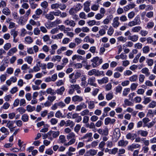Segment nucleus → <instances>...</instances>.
Listing matches in <instances>:
<instances>
[{
	"mask_svg": "<svg viewBox=\"0 0 156 156\" xmlns=\"http://www.w3.org/2000/svg\"><path fill=\"white\" fill-rule=\"evenodd\" d=\"M103 61L102 58H99V57L96 56L91 60V62H92L91 65L94 68L97 67L101 64Z\"/></svg>",
	"mask_w": 156,
	"mask_h": 156,
	"instance_id": "obj_1",
	"label": "nucleus"
},
{
	"mask_svg": "<svg viewBox=\"0 0 156 156\" xmlns=\"http://www.w3.org/2000/svg\"><path fill=\"white\" fill-rule=\"evenodd\" d=\"M43 11L40 9H37L35 11V14L32 16L33 18L35 20H37L40 17Z\"/></svg>",
	"mask_w": 156,
	"mask_h": 156,
	"instance_id": "obj_2",
	"label": "nucleus"
},
{
	"mask_svg": "<svg viewBox=\"0 0 156 156\" xmlns=\"http://www.w3.org/2000/svg\"><path fill=\"white\" fill-rule=\"evenodd\" d=\"M64 24L70 27H74L75 26L76 23L74 20H70L69 19L66 20L64 22Z\"/></svg>",
	"mask_w": 156,
	"mask_h": 156,
	"instance_id": "obj_3",
	"label": "nucleus"
},
{
	"mask_svg": "<svg viewBox=\"0 0 156 156\" xmlns=\"http://www.w3.org/2000/svg\"><path fill=\"white\" fill-rule=\"evenodd\" d=\"M97 131L99 134L103 136H107L108 134V129L107 127L104 129H99Z\"/></svg>",
	"mask_w": 156,
	"mask_h": 156,
	"instance_id": "obj_4",
	"label": "nucleus"
},
{
	"mask_svg": "<svg viewBox=\"0 0 156 156\" xmlns=\"http://www.w3.org/2000/svg\"><path fill=\"white\" fill-rule=\"evenodd\" d=\"M92 133H87L81 137V139H87V142L92 141L93 139V137H92Z\"/></svg>",
	"mask_w": 156,
	"mask_h": 156,
	"instance_id": "obj_5",
	"label": "nucleus"
},
{
	"mask_svg": "<svg viewBox=\"0 0 156 156\" xmlns=\"http://www.w3.org/2000/svg\"><path fill=\"white\" fill-rule=\"evenodd\" d=\"M96 78L94 76H92L89 78L88 80V84L91 86L96 87L97 84L95 83Z\"/></svg>",
	"mask_w": 156,
	"mask_h": 156,
	"instance_id": "obj_6",
	"label": "nucleus"
},
{
	"mask_svg": "<svg viewBox=\"0 0 156 156\" xmlns=\"http://www.w3.org/2000/svg\"><path fill=\"white\" fill-rule=\"evenodd\" d=\"M140 147V144H133L130 145H129L127 147V149L129 151H133L134 149L137 148H139Z\"/></svg>",
	"mask_w": 156,
	"mask_h": 156,
	"instance_id": "obj_7",
	"label": "nucleus"
},
{
	"mask_svg": "<svg viewBox=\"0 0 156 156\" xmlns=\"http://www.w3.org/2000/svg\"><path fill=\"white\" fill-rule=\"evenodd\" d=\"M121 134L119 128H115L113 133V136L115 138V140H117L120 136Z\"/></svg>",
	"mask_w": 156,
	"mask_h": 156,
	"instance_id": "obj_8",
	"label": "nucleus"
},
{
	"mask_svg": "<svg viewBox=\"0 0 156 156\" xmlns=\"http://www.w3.org/2000/svg\"><path fill=\"white\" fill-rule=\"evenodd\" d=\"M97 152V150L91 149L87 151L84 155L85 156H93L96 154Z\"/></svg>",
	"mask_w": 156,
	"mask_h": 156,
	"instance_id": "obj_9",
	"label": "nucleus"
},
{
	"mask_svg": "<svg viewBox=\"0 0 156 156\" xmlns=\"http://www.w3.org/2000/svg\"><path fill=\"white\" fill-rule=\"evenodd\" d=\"M119 18L118 17H116L113 19L112 25L114 27L117 28L119 26L120 24L119 21Z\"/></svg>",
	"mask_w": 156,
	"mask_h": 156,
	"instance_id": "obj_10",
	"label": "nucleus"
},
{
	"mask_svg": "<svg viewBox=\"0 0 156 156\" xmlns=\"http://www.w3.org/2000/svg\"><path fill=\"white\" fill-rule=\"evenodd\" d=\"M83 100V99L82 97L77 95H75L72 98V101L74 102H80L82 101Z\"/></svg>",
	"mask_w": 156,
	"mask_h": 156,
	"instance_id": "obj_11",
	"label": "nucleus"
},
{
	"mask_svg": "<svg viewBox=\"0 0 156 156\" xmlns=\"http://www.w3.org/2000/svg\"><path fill=\"white\" fill-rule=\"evenodd\" d=\"M116 120L115 119H111L109 117L106 118L105 120V125H108L109 123L114 124Z\"/></svg>",
	"mask_w": 156,
	"mask_h": 156,
	"instance_id": "obj_12",
	"label": "nucleus"
},
{
	"mask_svg": "<svg viewBox=\"0 0 156 156\" xmlns=\"http://www.w3.org/2000/svg\"><path fill=\"white\" fill-rule=\"evenodd\" d=\"M137 134L142 137H146L147 136L148 132L147 131L140 130L137 131Z\"/></svg>",
	"mask_w": 156,
	"mask_h": 156,
	"instance_id": "obj_13",
	"label": "nucleus"
},
{
	"mask_svg": "<svg viewBox=\"0 0 156 156\" xmlns=\"http://www.w3.org/2000/svg\"><path fill=\"white\" fill-rule=\"evenodd\" d=\"M42 39L45 42L48 41V42L47 43V44H51L52 42V40H50V37L48 35H45L43 36Z\"/></svg>",
	"mask_w": 156,
	"mask_h": 156,
	"instance_id": "obj_14",
	"label": "nucleus"
},
{
	"mask_svg": "<svg viewBox=\"0 0 156 156\" xmlns=\"http://www.w3.org/2000/svg\"><path fill=\"white\" fill-rule=\"evenodd\" d=\"M113 16L112 15H109L102 22V23L105 24H107L109 23L110 22L113 18Z\"/></svg>",
	"mask_w": 156,
	"mask_h": 156,
	"instance_id": "obj_15",
	"label": "nucleus"
},
{
	"mask_svg": "<svg viewBox=\"0 0 156 156\" xmlns=\"http://www.w3.org/2000/svg\"><path fill=\"white\" fill-rule=\"evenodd\" d=\"M17 51V49L16 47L11 48L7 53L8 55L11 56Z\"/></svg>",
	"mask_w": 156,
	"mask_h": 156,
	"instance_id": "obj_16",
	"label": "nucleus"
},
{
	"mask_svg": "<svg viewBox=\"0 0 156 156\" xmlns=\"http://www.w3.org/2000/svg\"><path fill=\"white\" fill-rule=\"evenodd\" d=\"M139 37L137 35H133L132 36H129V40L133 42H136L138 40Z\"/></svg>",
	"mask_w": 156,
	"mask_h": 156,
	"instance_id": "obj_17",
	"label": "nucleus"
},
{
	"mask_svg": "<svg viewBox=\"0 0 156 156\" xmlns=\"http://www.w3.org/2000/svg\"><path fill=\"white\" fill-rule=\"evenodd\" d=\"M87 105L84 103H82L79 105H77L76 107V111H80L83 108H87Z\"/></svg>",
	"mask_w": 156,
	"mask_h": 156,
	"instance_id": "obj_18",
	"label": "nucleus"
},
{
	"mask_svg": "<svg viewBox=\"0 0 156 156\" xmlns=\"http://www.w3.org/2000/svg\"><path fill=\"white\" fill-rule=\"evenodd\" d=\"M98 83L100 84H102L106 83L108 82V78L106 77L103 78L101 80H98Z\"/></svg>",
	"mask_w": 156,
	"mask_h": 156,
	"instance_id": "obj_19",
	"label": "nucleus"
},
{
	"mask_svg": "<svg viewBox=\"0 0 156 156\" xmlns=\"http://www.w3.org/2000/svg\"><path fill=\"white\" fill-rule=\"evenodd\" d=\"M128 141L127 140L124 141L123 140H121L119 141L118 145L120 146H126L128 144Z\"/></svg>",
	"mask_w": 156,
	"mask_h": 156,
	"instance_id": "obj_20",
	"label": "nucleus"
},
{
	"mask_svg": "<svg viewBox=\"0 0 156 156\" xmlns=\"http://www.w3.org/2000/svg\"><path fill=\"white\" fill-rule=\"evenodd\" d=\"M45 17L47 19L50 20H53L55 18L52 12H50L49 13L46 14L45 16Z\"/></svg>",
	"mask_w": 156,
	"mask_h": 156,
	"instance_id": "obj_21",
	"label": "nucleus"
},
{
	"mask_svg": "<svg viewBox=\"0 0 156 156\" xmlns=\"http://www.w3.org/2000/svg\"><path fill=\"white\" fill-rule=\"evenodd\" d=\"M141 71L142 73L144 74L146 76H147L150 75V73L149 72V70L146 67L143 68Z\"/></svg>",
	"mask_w": 156,
	"mask_h": 156,
	"instance_id": "obj_22",
	"label": "nucleus"
},
{
	"mask_svg": "<svg viewBox=\"0 0 156 156\" xmlns=\"http://www.w3.org/2000/svg\"><path fill=\"white\" fill-rule=\"evenodd\" d=\"M90 4L89 2H87L84 4V10L87 12H89L90 10V9L89 7Z\"/></svg>",
	"mask_w": 156,
	"mask_h": 156,
	"instance_id": "obj_23",
	"label": "nucleus"
},
{
	"mask_svg": "<svg viewBox=\"0 0 156 156\" xmlns=\"http://www.w3.org/2000/svg\"><path fill=\"white\" fill-rule=\"evenodd\" d=\"M86 102L88 103V108L89 109H93L95 107V104L94 102L93 101H86Z\"/></svg>",
	"mask_w": 156,
	"mask_h": 156,
	"instance_id": "obj_24",
	"label": "nucleus"
},
{
	"mask_svg": "<svg viewBox=\"0 0 156 156\" xmlns=\"http://www.w3.org/2000/svg\"><path fill=\"white\" fill-rule=\"evenodd\" d=\"M84 41L86 42H89L91 44L94 43V40L92 38H90L89 36H86L85 37L84 39Z\"/></svg>",
	"mask_w": 156,
	"mask_h": 156,
	"instance_id": "obj_25",
	"label": "nucleus"
},
{
	"mask_svg": "<svg viewBox=\"0 0 156 156\" xmlns=\"http://www.w3.org/2000/svg\"><path fill=\"white\" fill-rule=\"evenodd\" d=\"M65 90V87H62L59 89H57L56 90V93L58 94L62 95L63 94Z\"/></svg>",
	"mask_w": 156,
	"mask_h": 156,
	"instance_id": "obj_26",
	"label": "nucleus"
},
{
	"mask_svg": "<svg viewBox=\"0 0 156 156\" xmlns=\"http://www.w3.org/2000/svg\"><path fill=\"white\" fill-rule=\"evenodd\" d=\"M122 89V87L120 85H119L117 86L115 88V94H117L118 93H121Z\"/></svg>",
	"mask_w": 156,
	"mask_h": 156,
	"instance_id": "obj_27",
	"label": "nucleus"
},
{
	"mask_svg": "<svg viewBox=\"0 0 156 156\" xmlns=\"http://www.w3.org/2000/svg\"><path fill=\"white\" fill-rule=\"evenodd\" d=\"M142 27L140 26H136L134 27L132 29V31L134 33H138L140 32Z\"/></svg>",
	"mask_w": 156,
	"mask_h": 156,
	"instance_id": "obj_28",
	"label": "nucleus"
},
{
	"mask_svg": "<svg viewBox=\"0 0 156 156\" xmlns=\"http://www.w3.org/2000/svg\"><path fill=\"white\" fill-rule=\"evenodd\" d=\"M66 126H69L71 128L73 127L75 125V123L69 120H68L66 121Z\"/></svg>",
	"mask_w": 156,
	"mask_h": 156,
	"instance_id": "obj_29",
	"label": "nucleus"
},
{
	"mask_svg": "<svg viewBox=\"0 0 156 156\" xmlns=\"http://www.w3.org/2000/svg\"><path fill=\"white\" fill-rule=\"evenodd\" d=\"M10 34H11L13 36L14 40H15V39L18 35V31H16L14 29H12L11 30Z\"/></svg>",
	"mask_w": 156,
	"mask_h": 156,
	"instance_id": "obj_30",
	"label": "nucleus"
},
{
	"mask_svg": "<svg viewBox=\"0 0 156 156\" xmlns=\"http://www.w3.org/2000/svg\"><path fill=\"white\" fill-rule=\"evenodd\" d=\"M2 12L7 16L9 15L11 13L10 10L7 7L3 9Z\"/></svg>",
	"mask_w": 156,
	"mask_h": 156,
	"instance_id": "obj_31",
	"label": "nucleus"
},
{
	"mask_svg": "<svg viewBox=\"0 0 156 156\" xmlns=\"http://www.w3.org/2000/svg\"><path fill=\"white\" fill-rule=\"evenodd\" d=\"M129 80L131 82H136L138 80V76L134 75L130 77Z\"/></svg>",
	"mask_w": 156,
	"mask_h": 156,
	"instance_id": "obj_32",
	"label": "nucleus"
},
{
	"mask_svg": "<svg viewBox=\"0 0 156 156\" xmlns=\"http://www.w3.org/2000/svg\"><path fill=\"white\" fill-rule=\"evenodd\" d=\"M101 75L104 76L105 75L104 72L103 71H100L99 70H96L95 69V76H99Z\"/></svg>",
	"mask_w": 156,
	"mask_h": 156,
	"instance_id": "obj_33",
	"label": "nucleus"
},
{
	"mask_svg": "<svg viewBox=\"0 0 156 156\" xmlns=\"http://www.w3.org/2000/svg\"><path fill=\"white\" fill-rule=\"evenodd\" d=\"M75 141L76 139L75 138H72L68 143H65L64 145L66 146H68L69 145L73 144L75 142Z\"/></svg>",
	"mask_w": 156,
	"mask_h": 156,
	"instance_id": "obj_34",
	"label": "nucleus"
},
{
	"mask_svg": "<svg viewBox=\"0 0 156 156\" xmlns=\"http://www.w3.org/2000/svg\"><path fill=\"white\" fill-rule=\"evenodd\" d=\"M46 92L48 94H50L51 95H53L56 94V93L54 92V90L51 88L47 89L46 90Z\"/></svg>",
	"mask_w": 156,
	"mask_h": 156,
	"instance_id": "obj_35",
	"label": "nucleus"
},
{
	"mask_svg": "<svg viewBox=\"0 0 156 156\" xmlns=\"http://www.w3.org/2000/svg\"><path fill=\"white\" fill-rule=\"evenodd\" d=\"M62 58V57L59 55L54 56L52 58V61L54 62L58 61L60 62Z\"/></svg>",
	"mask_w": 156,
	"mask_h": 156,
	"instance_id": "obj_36",
	"label": "nucleus"
},
{
	"mask_svg": "<svg viewBox=\"0 0 156 156\" xmlns=\"http://www.w3.org/2000/svg\"><path fill=\"white\" fill-rule=\"evenodd\" d=\"M55 116L58 118H63L64 117L62 113L60 111H58L56 112Z\"/></svg>",
	"mask_w": 156,
	"mask_h": 156,
	"instance_id": "obj_37",
	"label": "nucleus"
},
{
	"mask_svg": "<svg viewBox=\"0 0 156 156\" xmlns=\"http://www.w3.org/2000/svg\"><path fill=\"white\" fill-rule=\"evenodd\" d=\"M15 122V121H8L6 126L8 128L13 127V125Z\"/></svg>",
	"mask_w": 156,
	"mask_h": 156,
	"instance_id": "obj_38",
	"label": "nucleus"
},
{
	"mask_svg": "<svg viewBox=\"0 0 156 156\" xmlns=\"http://www.w3.org/2000/svg\"><path fill=\"white\" fill-rule=\"evenodd\" d=\"M0 130L2 133H5V135H8L9 134V133L8 129L5 127H2L0 129Z\"/></svg>",
	"mask_w": 156,
	"mask_h": 156,
	"instance_id": "obj_39",
	"label": "nucleus"
},
{
	"mask_svg": "<svg viewBox=\"0 0 156 156\" xmlns=\"http://www.w3.org/2000/svg\"><path fill=\"white\" fill-rule=\"evenodd\" d=\"M21 119L24 122H27L29 120V116L27 114H24L22 116Z\"/></svg>",
	"mask_w": 156,
	"mask_h": 156,
	"instance_id": "obj_40",
	"label": "nucleus"
},
{
	"mask_svg": "<svg viewBox=\"0 0 156 156\" xmlns=\"http://www.w3.org/2000/svg\"><path fill=\"white\" fill-rule=\"evenodd\" d=\"M113 97V93H110L107 94L106 95V99L108 101L111 100Z\"/></svg>",
	"mask_w": 156,
	"mask_h": 156,
	"instance_id": "obj_41",
	"label": "nucleus"
},
{
	"mask_svg": "<svg viewBox=\"0 0 156 156\" xmlns=\"http://www.w3.org/2000/svg\"><path fill=\"white\" fill-rule=\"evenodd\" d=\"M130 91V89L129 88H126L124 89L122 95L123 96H126L129 93Z\"/></svg>",
	"mask_w": 156,
	"mask_h": 156,
	"instance_id": "obj_42",
	"label": "nucleus"
},
{
	"mask_svg": "<svg viewBox=\"0 0 156 156\" xmlns=\"http://www.w3.org/2000/svg\"><path fill=\"white\" fill-rule=\"evenodd\" d=\"M142 50L143 53L145 54L148 53L150 51V48L148 46H145L143 48Z\"/></svg>",
	"mask_w": 156,
	"mask_h": 156,
	"instance_id": "obj_43",
	"label": "nucleus"
},
{
	"mask_svg": "<svg viewBox=\"0 0 156 156\" xmlns=\"http://www.w3.org/2000/svg\"><path fill=\"white\" fill-rule=\"evenodd\" d=\"M59 142L60 143H65L66 140L65 139V137L64 135H61L59 137Z\"/></svg>",
	"mask_w": 156,
	"mask_h": 156,
	"instance_id": "obj_44",
	"label": "nucleus"
},
{
	"mask_svg": "<svg viewBox=\"0 0 156 156\" xmlns=\"http://www.w3.org/2000/svg\"><path fill=\"white\" fill-rule=\"evenodd\" d=\"M156 106V102L153 101L150 102L148 106V107L150 108H154Z\"/></svg>",
	"mask_w": 156,
	"mask_h": 156,
	"instance_id": "obj_45",
	"label": "nucleus"
},
{
	"mask_svg": "<svg viewBox=\"0 0 156 156\" xmlns=\"http://www.w3.org/2000/svg\"><path fill=\"white\" fill-rule=\"evenodd\" d=\"M52 134L53 139L55 138L58 136L60 134V132L59 131H52Z\"/></svg>",
	"mask_w": 156,
	"mask_h": 156,
	"instance_id": "obj_46",
	"label": "nucleus"
},
{
	"mask_svg": "<svg viewBox=\"0 0 156 156\" xmlns=\"http://www.w3.org/2000/svg\"><path fill=\"white\" fill-rule=\"evenodd\" d=\"M25 61H26L28 64H31L33 60V58L31 56H27L25 59Z\"/></svg>",
	"mask_w": 156,
	"mask_h": 156,
	"instance_id": "obj_47",
	"label": "nucleus"
},
{
	"mask_svg": "<svg viewBox=\"0 0 156 156\" xmlns=\"http://www.w3.org/2000/svg\"><path fill=\"white\" fill-rule=\"evenodd\" d=\"M35 109V107H32L30 105H28L27 106V110L29 112H32Z\"/></svg>",
	"mask_w": 156,
	"mask_h": 156,
	"instance_id": "obj_48",
	"label": "nucleus"
},
{
	"mask_svg": "<svg viewBox=\"0 0 156 156\" xmlns=\"http://www.w3.org/2000/svg\"><path fill=\"white\" fill-rule=\"evenodd\" d=\"M81 126L80 124H77L74 128V130L75 132L78 134L79 131L81 128Z\"/></svg>",
	"mask_w": 156,
	"mask_h": 156,
	"instance_id": "obj_49",
	"label": "nucleus"
},
{
	"mask_svg": "<svg viewBox=\"0 0 156 156\" xmlns=\"http://www.w3.org/2000/svg\"><path fill=\"white\" fill-rule=\"evenodd\" d=\"M11 47V44L10 43H8L5 44L3 47L4 49L8 51Z\"/></svg>",
	"mask_w": 156,
	"mask_h": 156,
	"instance_id": "obj_50",
	"label": "nucleus"
},
{
	"mask_svg": "<svg viewBox=\"0 0 156 156\" xmlns=\"http://www.w3.org/2000/svg\"><path fill=\"white\" fill-rule=\"evenodd\" d=\"M75 137V135L73 132H71L69 133L67 136V138L68 140H69L71 139L74 138Z\"/></svg>",
	"mask_w": 156,
	"mask_h": 156,
	"instance_id": "obj_51",
	"label": "nucleus"
},
{
	"mask_svg": "<svg viewBox=\"0 0 156 156\" xmlns=\"http://www.w3.org/2000/svg\"><path fill=\"white\" fill-rule=\"evenodd\" d=\"M127 38L126 37L121 36L117 38V40L118 41L122 42H126L127 41Z\"/></svg>",
	"mask_w": 156,
	"mask_h": 156,
	"instance_id": "obj_52",
	"label": "nucleus"
},
{
	"mask_svg": "<svg viewBox=\"0 0 156 156\" xmlns=\"http://www.w3.org/2000/svg\"><path fill=\"white\" fill-rule=\"evenodd\" d=\"M82 7V5L80 4L79 3L76 5L74 9L76 10V11L77 12H78L81 9Z\"/></svg>",
	"mask_w": 156,
	"mask_h": 156,
	"instance_id": "obj_53",
	"label": "nucleus"
},
{
	"mask_svg": "<svg viewBox=\"0 0 156 156\" xmlns=\"http://www.w3.org/2000/svg\"><path fill=\"white\" fill-rule=\"evenodd\" d=\"M154 23L153 22H150L147 23L146 27L148 29H151L154 27Z\"/></svg>",
	"mask_w": 156,
	"mask_h": 156,
	"instance_id": "obj_54",
	"label": "nucleus"
},
{
	"mask_svg": "<svg viewBox=\"0 0 156 156\" xmlns=\"http://www.w3.org/2000/svg\"><path fill=\"white\" fill-rule=\"evenodd\" d=\"M138 85L137 83H132L130 86V89L131 90H135Z\"/></svg>",
	"mask_w": 156,
	"mask_h": 156,
	"instance_id": "obj_55",
	"label": "nucleus"
},
{
	"mask_svg": "<svg viewBox=\"0 0 156 156\" xmlns=\"http://www.w3.org/2000/svg\"><path fill=\"white\" fill-rule=\"evenodd\" d=\"M146 138H141V141H143L145 146H147L149 145V141L148 140H145Z\"/></svg>",
	"mask_w": 156,
	"mask_h": 156,
	"instance_id": "obj_56",
	"label": "nucleus"
},
{
	"mask_svg": "<svg viewBox=\"0 0 156 156\" xmlns=\"http://www.w3.org/2000/svg\"><path fill=\"white\" fill-rule=\"evenodd\" d=\"M89 111L88 109H85L81 112L80 114L82 116H84L89 115Z\"/></svg>",
	"mask_w": 156,
	"mask_h": 156,
	"instance_id": "obj_57",
	"label": "nucleus"
},
{
	"mask_svg": "<svg viewBox=\"0 0 156 156\" xmlns=\"http://www.w3.org/2000/svg\"><path fill=\"white\" fill-rule=\"evenodd\" d=\"M151 101V98L150 97L145 98L144 97V100L143 101V103L146 105L150 102Z\"/></svg>",
	"mask_w": 156,
	"mask_h": 156,
	"instance_id": "obj_58",
	"label": "nucleus"
},
{
	"mask_svg": "<svg viewBox=\"0 0 156 156\" xmlns=\"http://www.w3.org/2000/svg\"><path fill=\"white\" fill-rule=\"evenodd\" d=\"M58 122V120L56 118H53L51 119L50 122L52 125L56 124Z\"/></svg>",
	"mask_w": 156,
	"mask_h": 156,
	"instance_id": "obj_59",
	"label": "nucleus"
},
{
	"mask_svg": "<svg viewBox=\"0 0 156 156\" xmlns=\"http://www.w3.org/2000/svg\"><path fill=\"white\" fill-rule=\"evenodd\" d=\"M124 102L125 104L127 106H133V103L127 99H126Z\"/></svg>",
	"mask_w": 156,
	"mask_h": 156,
	"instance_id": "obj_60",
	"label": "nucleus"
},
{
	"mask_svg": "<svg viewBox=\"0 0 156 156\" xmlns=\"http://www.w3.org/2000/svg\"><path fill=\"white\" fill-rule=\"evenodd\" d=\"M146 62L148 66H151L153 64V60L152 59L147 58Z\"/></svg>",
	"mask_w": 156,
	"mask_h": 156,
	"instance_id": "obj_61",
	"label": "nucleus"
},
{
	"mask_svg": "<svg viewBox=\"0 0 156 156\" xmlns=\"http://www.w3.org/2000/svg\"><path fill=\"white\" fill-rule=\"evenodd\" d=\"M25 41L28 44H30L33 41L32 38L30 37H27L25 38Z\"/></svg>",
	"mask_w": 156,
	"mask_h": 156,
	"instance_id": "obj_62",
	"label": "nucleus"
},
{
	"mask_svg": "<svg viewBox=\"0 0 156 156\" xmlns=\"http://www.w3.org/2000/svg\"><path fill=\"white\" fill-rule=\"evenodd\" d=\"M135 15V12L133 11H132L128 14V16L129 19H132L134 17Z\"/></svg>",
	"mask_w": 156,
	"mask_h": 156,
	"instance_id": "obj_63",
	"label": "nucleus"
},
{
	"mask_svg": "<svg viewBox=\"0 0 156 156\" xmlns=\"http://www.w3.org/2000/svg\"><path fill=\"white\" fill-rule=\"evenodd\" d=\"M133 21L135 22V23L137 25H139L141 23V21L140 20V18L139 16H137L136 17Z\"/></svg>",
	"mask_w": 156,
	"mask_h": 156,
	"instance_id": "obj_64",
	"label": "nucleus"
}]
</instances>
